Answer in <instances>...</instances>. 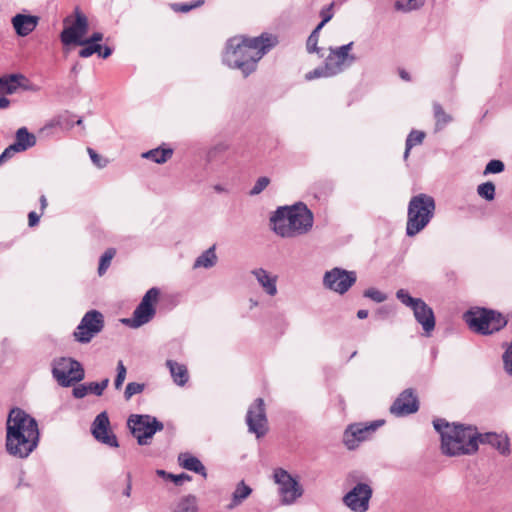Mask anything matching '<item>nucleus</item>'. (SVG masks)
Returning a JSON list of instances; mask_svg holds the SVG:
<instances>
[{"instance_id": "nucleus-1", "label": "nucleus", "mask_w": 512, "mask_h": 512, "mask_svg": "<svg viewBox=\"0 0 512 512\" xmlns=\"http://www.w3.org/2000/svg\"><path fill=\"white\" fill-rule=\"evenodd\" d=\"M277 38L263 33L258 37L235 36L226 42L222 61L232 69L241 71L244 77L253 73L259 60L276 45Z\"/></svg>"}, {"instance_id": "nucleus-2", "label": "nucleus", "mask_w": 512, "mask_h": 512, "mask_svg": "<svg viewBox=\"0 0 512 512\" xmlns=\"http://www.w3.org/2000/svg\"><path fill=\"white\" fill-rule=\"evenodd\" d=\"M37 421L20 408H13L6 421V451L20 459L27 458L38 446Z\"/></svg>"}, {"instance_id": "nucleus-3", "label": "nucleus", "mask_w": 512, "mask_h": 512, "mask_svg": "<svg viewBox=\"0 0 512 512\" xmlns=\"http://www.w3.org/2000/svg\"><path fill=\"white\" fill-rule=\"evenodd\" d=\"M441 436V451L449 457L469 455L478 450L477 431L471 426L449 423L445 419L433 421Z\"/></svg>"}, {"instance_id": "nucleus-4", "label": "nucleus", "mask_w": 512, "mask_h": 512, "mask_svg": "<svg viewBox=\"0 0 512 512\" xmlns=\"http://www.w3.org/2000/svg\"><path fill=\"white\" fill-rule=\"evenodd\" d=\"M313 221V213L301 202L279 207L270 217L273 231L282 238L308 233L313 227Z\"/></svg>"}, {"instance_id": "nucleus-5", "label": "nucleus", "mask_w": 512, "mask_h": 512, "mask_svg": "<svg viewBox=\"0 0 512 512\" xmlns=\"http://www.w3.org/2000/svg\"><path fill=\"white\" fill-rule=\"evenodd\" d=\"M435 209L432 196L424 193L413 196L407 209L406 235L413 237L424 230L434 217Z\"/></svg>"}, {"instance_id": "nucleus-6", "label": "nucleus", "mask_w": 512, "mask_h": 512, "mask_svg": "<svg viewBox=\"0 0 512 512\" xmlns=\"http://www.w3.org/2000/svg\"><path fill=\"white\" fill-rule=\"evenodd\" d=\"M464 318L471 330L482 335L497 332L507 324L502 314L485 308L471 309Z\"/></svg>"}, {"instance_id": "nucleus-7", "label": "nucleus", "mask_w": 512, "mask_h": 512, "mask_svg": "<svg viewBox=\"0 0 512 512\" xmlns=\"http://www.w3.org/2000/svg\"><path fill=\"white\" fill-rule=\"evenodd\" d=\"M396 298L403 305L412 309L416 321L422 326L426 335H430L435 328V316L432 308L421 298L412 297L405 289H399L396 292Z\"/></svg>"}, {"instance_id": "nucleus-8", "label": "nucleus", "mask_w": 512, "mask_h": 512, "mask_svg": "<svg viewBox=\"0 0 512 512\" xmlns=\"http://www.w3.org/2000/svg\"><path fill=\"white\" fill-rule=\"evenodd\" d=\"M52 375L62 387H70L85 377L83 366L71 357H61L52 363Z\"/></svg>"}, {"instance_id": "nucleus-9", "label": "nucleus", "mask_w": 512, "mask_h": 512, "mask_svg": "<svg viewBox=\"0 0 512 512\" xmlns=\"http://www.w3.org/2000/svg\"><path fill=\"white\" fill-rule=\"evenodd\" d=\"M159 296L160 290L158 288H150L135 308L132 317L125 318L122 322L134 329L150 322L156 314V304L159 300Z\"/></svg>"}, {"instance_id": "nucleus-10", "label": "nucleus", "mask_w": 512, "mask_h": 512, "mask_svg": "<svg viewBox=\"0 0 512 512\" xmlns=\"http://www.w3.org/2000/svg\"><path fill=\"white\" fill-rule=\"evenodd\" d=\"M274 482L278 486L280 503L290 506L303 495V487L290 473L283 468H277L273 472Z\"/></svg>"}, {"instance_id": "nucleus-11", "label": "nucleus", "mask_w": 512, "mask_h": 512, "mask_svg": "<svg viewBox=\"0 0 512 512\" xmlns=\"http://www.w3.org/2000/svg\"><path fill=\"white\" fill-rule=\"evenodd\" d=\"M127 425L139 445H147L157 431L164 426L155 417L150 415L133 414L128 418Z\"/></svg>"}, {"instance_id": "nucleus-12", "label": "nucleus", "mask_w": 512, "mask_h": 512, "mask_svg": "<svg viewBox=\"0 0 512 512\" xmlns=\"http://www.w3.org/2000/svg\"><path fill=\"white\" fill-rule=\"evenodd\" d=\"M74 14V22H71L70 16L64 19V24L66 26L60 34V40L65 46L82 44L88 31L89 23L87 17L79 10V8L75 9Z\"/></svg>"}, {"instance_id": "nucleus-13", "label": "nucleus", "mask_w": 512, "mask_h": 512, "mask_svg": "<svg viewBox=\"0 0 512 512\" xmlns=\"http://www.w3.org/2000/svg\"><path fill=\"white\" fill-rule=\"evenodd\" d=\"M353 45V42H349L339 47L329 48V54L326 56L324 63L327 65L330 74L336 76L355 63L357 58L351 53Z\"/></svg>"}, {"instance_id": "nucleus-14", "label": "nucleus", "mask_w": 512, "mask_h": 512, "mask_svg": "<svg viewBox=\"0 0 512 512\" xmlns=\"http://www.w3.org/2000/svg\"><path fill=\"white\" fill-rule=\"evenodd\" d=\"M373 488L368 482L356 483L342 498L343 504L352 512H367Z\"/></svg>"}, {"instance_id": "nucleus-15", "label": "nucleus", "mask_w": 512, "mask_h": 512, "mask_svg": "<svg viewBox=\"0 0 512 512\" xmlns=\"http://www.w3.org/2000/svg\"><path fill=\"white\" fill-rule=\"evenodd\" d=\"M356 280V272L335 267L325 272L323 285L325 288L342 295L355 284Z\"/></svg>"}, {"instance_id": "nucleus-16", "label": "nucleus", "mask_w": 512, "mask_h": 512, "mask_svg": "<svg viewBox=\"0 0 512 512\" xmlns=\"http://www.w3.org/2000/svg\"><path fill=\"white\" fill-rule=\"evenodd\" d=\"M103 326V315L96 310L88 311L74 331L75 340L80 343H88L102 330Z\"/></svg>"}, {"instance_id": "nucleus-17", "label": "nucleus", "mask_w": 512, "mask_h": 512, "mask_svg": "<svg viewBox=\"0 0 512 512\" xmlns=\"http://www.w3.org/2000/svg\"><path fill=\"white\" fill-rule=\"evenodd\" d=\"M384 424V420H375L369 424L355 423L349 425L343 435V442L350 450L366 440L373 432Z\"/></svg>"}, {"instance_id": "nucleus-18", "label": "nucleus", "mask_w": 512, "mask_h": 512, "mask_svg": "<svg viewBox=\"0 0 512 512\" xmlns=\"http://www.w3.org/2000/svg\"><path fill=\"white\" fill-rule=\"evenodd\" d=\"M246 423L249 432L254 433L257 438L264 436L268 430V421L264 400L257 398L249 407L246 415Z\"/></svg>"}, {"instance_id": "nucleus-19", "label": "nucleus", "mask_w": 512, "mask_h": 512, "mask_svg": "<svg viewBox=\"0 0 512 512\" xmlns=\"http://www.w3.org/2000/svg\"><path fill=\"white\" fill-rule=\"evenodd\" d=\"M91 432L94 438L109 447H118L116 435L110 430V421L106 412H101L94 419Z\"/></svg>"}, {"instance_id": "nucleus-20", "label": "nucleus", "mask_w": 512, "mask_h": 512, "mask_svg": "<svg viewBox=\"0 0 512 512\" xmlns=\"http://www.w3.org/2000/svg\"><path fill=\"white\" fill-rule=\"evenodd\" d=\"M418 409V398L413 390L409 388L401 392L395 399L390 407V412L397 417H403L417 412Z\"/></svg>"}, {"instance_id": "nucleus-21", "label": "nucleus", "mask_w": 512, "mask_h": 512, "mask_svg": "<svg viewBox=\"0 0 512 512\" xmlns=\"http://www.w3.org/2000/svg\"><path fill=\"white\" fill-rule=\"evenodd\" d=\"M478 444H489L495 448L501 455L510 454V442L507 435L488 432L484 434L477 433Z\"/></svg>"}, {"instance_id": "nucleus-22", "label": "nucleus", "mask_w": 512, "mask_h": 512, "mask_svg": "<svg viewBox=\"0 0 512 512\" xmlns=\"http://www.w3.org/2000/svg\"><path fill=\"white\" fill-rule=\"evenodd\" d=\"M251 274L255 277L258 284L267 295L273 297L277 294V275L268 272L264 268L253 269Z\"/></svg>"}, {"instance_id": "nucleus-23", "label": "nucleus", "mask_w": 512, "mask_h": 512, "mask_svg": "<svg viewBox=\"0 0 512 512\" xmlns=\"http://www.w3.org/2000/svg\"><path fill=\"white\" fill-rule=\"evenodd\" d=\"M39 18L33 15L16 14L12 18V25L21 37L29 35L38 25Z\"/></svg>"}, {"instance_id": "nucleus-24", "label": "nucleus", "mask_w": 512, "mask_h": 512, "mask_svg": "<svg viewBox=\"0 0 512 512\" xmlns=\"http://www.w3.org/2000/svg\"><path fill=\"white\" fill-rule=\"evenodd\" d=\"M178 461L184 469L198 473L203 477H207L206 468L197 457L189 453H181L178 457Z\"/></svg>"}, {"instance_id": "nucleus-25", "label": "nucleus", "mask_w": 512, "mask_h": 512, "mask_svg": "<svg viewBox=\"0 0 512 512\" xmlns=\"http://www.w3.org/2000/svg\"><path fill=\"white\" fill-rule=\"evenodd\" d=\"M35 144V135L30 133L26 127H21L17 130L15 135V142L13 143V145L16 146V149H18V151H26L27 149L33 147Z\"/></svg>"}, {"instance_id": "nucleus-26", "label": "nucleus", "mask_w": 512, "mask_h": 512, "mask_svg": "<svg viewBox=\"0 0 512 512\" xmlns=\"http://www.w3.org/2000/svg\"><path fill=\"white\" fill-rule=\"evenodd\" d=\"M166 365L169 368L170 374L176 385L184 386L188 382V370L184 364H180L173 360H167Z\"/></svg>"}, {"instance_id": "nucleus-27", "label": "nucleus", "mask_w": 512, "mask_h": 512, "mask_svg": "<svg viewBox=\"0 0 512 512\" xmlns=\"http://www.w3.org/2000/svg\"><path fill=\"white\" fill-rule=\"evenodd\" d=\"M21 74H11L0 77V94H13L19 87V79H23Z\"/></svg>"}, {"instance_id": "nucleus-28", "label": "nucleus", "mask_w": 512, "mask_h": 512, "mask_svg": "<svg viewBox=\"0 0 512 512\" xmlns=\"http://www.w3.org/2000/svg\"><path fill=\"white\" fill-rule=\"evenodd\" d=\"M217 262V255L215 253V245L211 246L207 250H205L201 255H199L194 264L193 268H211L215 266Z\"/></svg>"}, {"instance_id": "nucleus-29", "label": "nucleus", "mask_w": 512, "mask_h": 512, "mask_svg": "<svg viewBox=\"0 0 512 512\" xmlns=\"http://www.w3.org/2000/svg\"><path fill=\"white\" fill-rule=\"evenodd\" d=\"M173 155L171 148H155L147 152L142 153V157L151 160L155 163L162 164L167 162Z\"/></svg>"}, {"instance_id": "nucleus-30", "label": "nucleus", "mask_w": 512, "mask_h": 512, "mask_svg": "<svg viewBox=\"0 0 512 512\" xmlns=\"http://www.w3.org/2000/svg\"><path fill=\"white\" fill-rule=\"evenodd\" d=\"M198 500L194 495L181 497L174 505L173 512H197Z\"/></svg>"}, {"instance_id": "nucleus-31", "label": "nucleus", "mask_w": 512, "mask_h": 512, "mask_svg": "<svg viewBox=\"0 0 512 512\" xmlns=\"http://www.w3.org/2000/svg\"><path fill=\"white\" fill-rule=\"evenodd\" d=\"M251 493L252 489L243 480L240 481L232 494L231 506L233 507L241 504L251 495Z\"/></svg>"}, {"instance_id": "nucleus-32", "label": "nucleus", "mask_w": 512, "mask_h": 512, "mask_svg": "<svg viewBox=\"0 0 512 512\" xmlns=\"http://www.w3.org/2000/svg\"><path fill=\"white\" fill-rule=\"evenodd\" d=\"M425 2L426 0H396L394 8L399 12L409 13L420 9Z\"/></svg>"}, {"instance_id": "nucleus-33", "label": "nucleus", "mask_w": 512, "mask_h": 512, "mask_svg": "<svg viewBox=\"0 0 512 512\" xmlns=\"http://www.w3.org/2000/svg\"><path fill=\"white\" fill-rule=\"evenodd\" d=\"M425 133L418 130H412L406 139V148L404 152V159H407L412 147L419 145L423 142Z\"/></svg>"}, {"instance_id": "nucleus-34", "label": "nucleus", "mask_w": 512, "mask_h": 512, "mask_svg": "<svg viewBox=\"0 0 512 512\" xmlns=\"http://www.w3.org/2000/svg\"><path fill=\"white\" fill-rule=\"evenodd\" d=\"M433 112L436 120V130H441L445 125L452 121V117L447 114L438 103H434Z\"/></svg>"}, {"instance_id": "nucleus-35", "label": "nucleus", "mask_w": 512, "mask_h": 512, "mask_svg": "<svg viewBox=\"0 0 512 512\" xmlns=\"http://www.w3.org/2000/svg\"><path fill=\"white\" fill-rule=\"evenodd\" d=\"M115 254H116V250L114 248H109L101 256L100 262H99V267H98L99 276H103L106 273Z\"/></svg>"}, {"instance_id": "nucleus-36", "label": "nucleus", "mask_w": 512, "mask_h": 512, "mask_svg": "<svg viewBox=\"0 0 512 512\" xmlns=\"http://www.w3.org/2000/svg\"><path fill=\"white\" fill-rule=\"evenodd\" d=\"M478 195L486 201H492L495 198V185L492 182H485L477 187Z\"/></svg>"}, {"instance_id": "nucleus-37", "label": "nucleus", "mask_w": 512, "mask_h": 512, "mask_svg": "<svg viewBox=\"0 0 512 512\" xmlns=\"http://www.w3.org/2000/svg\"><path fill=\"white\" fill-rule=\"evenodd\" d=\"M145 384L138 382H129L126 385L124 391V398L126 401H129L134 395L140 394L144 391Z\"/></svg>"}, {"instance_id": "nucleus-38", "label": "nucleus", "mask_w": 512, "mask_h": 512, "mask_svg": "<svg viewBox=\"0 0 512 512\" xmlns=\"http://www.w3.org/2000/svg\"><path fill=\"white\" fill-rule=\"evenodd\" d=\"M116 371H117V374L114 379V387L116 390H120L123 386V383H124V381L126 379V375H127V369L122 360L118 361Z\"/></svg>"}, {"instance_id": "nucleus-39", "label": "nucleus", "mask_w": 512, "mask_h": 512, "mask_svg": "<svg viewBox=\"0 0 512 512\" xmlns=\"http://www.w3.org/2000/svg\"><path fill=\"white\" fill-rule=\"evenodd\" d=\"M333 77V74L327 70V65L324 63L323 66L317 67L314 70L306 73L305 79L310 81L317 78H329Z\"/></svg>"}, {"instance_id": "nucleus-40", "label": "nucleus", "mask_w": 512, "mask_h": 512, "mask_svg": "<svg viewBox=\"0 0 512 512\" xmlns=\"http://www.w3.org/2000/svg\"><path fill=\"white\" fill-rule=\"evenodd\" d=\"M109 384V378H104L101 382L87 383L88 393L101 396Z\"/></svg>"}, {"instance_id": "nucleus-41", "label": "nucleus", "mask_w": 512, "mask_h": 512, "mask_svg": "<svg viewBox=\"0 0 512 512\" xmlns=\"http://www.w3.org/2000/svg\"><path fill=\"white\" fill-rule=\"evenodd\" d=\"M79 46H83V48L79 51V56L82 58H88L94 53L100 52L101 45L99 43H83L78 44Z\"/></svg>"}, {"instance_id": "nucleus-42", "label": "nucleus", "mask_w": 512, "mask_h": 512, "mask_svg": "<svg viewBox=\"0 0 512 512\" xmlns=\"http://www.w3.org/2000/svg\"><path fill=\"white\" fill-rule=\"evenodd\" d=\"M322 28L319 26H316V28L312 31V33L309 35L306 43L307 51L309 53H318V38H319V32Z\"/></svg>"}, {"instance_id": "nucleus-43", "label": "nucleus", "mask_w": 512, "mask_h": 512, "mask_svg": "<svg viewBox=\"0 0 512 512\" xmlns=\"http://www.w3.org/2000/svg\"><path fill=\"white\" fill-rule=\"evenodd\" d=\"M270 184V179L266 176L259 177L252 189L249 191L250 196L259 195L262 191H264L268 185Z\"/></svg>"}, {"instance_id": "nucleus-44", "label": "nucleus", "mask_w": 512, "mask_h": 512, "mask_svg": "<svg viewBox=\"0 0 512 512\" xmlns=\"http://www.w3.org/2000/svg\"><path fill=\"white\" fill-rule=\"evenodd\" d=\"M505 165L501 160H491L485 167L484 175L496 174L504 171Z\"/></svg>"}, {"instance_id": "nucleus-45", "label": "nucleus", "mask_w": 512, "mask_h": 512, "mask_svg": "<svg viewBox=\"0 0 512 512\" xmlns=\"http://www.w3.org/2000/svg\"><path fill=\"white\" fill-rule=\"evenodd\" d=\"M364 297H367L377 303L384 302L387 299L386 294L383 292L375 289V288H369L364 291Z\"/></svg>"}, {"instance_id": "nucleus-46", "label": "nucleus", "mask_w": 512, "mask_h": 512, "mask_svg": "<svg viewBox=\"0 0 512 512\" xmlns=\"http://www.w3.org/2000/svg\"><path fill=\"white\" fill-rule=\"evenodd\" d=\"M502 358L505 372L512 377V343L508 346Z\"/></svg>"}, {"instance_id": "nucleus-47", "label": "nucleus", "mask_w": 512, "mask_h": 512, "mask_svg": "<svg viewBox=\"0 0 512 512\" xmlns=\"http://www.w3.org/2000/svg\"><path fill=\"white\" fill-rule=\"evenodd\" d=\"M203 3H204L203 0H197L194 3H192V4L176 3V4L172 5V8L176 12L186 13V12H189L190 10H192L193 8L201 6Z\"/></svg>"}, {"instance_id": "nucleus-48", "label": "nucleus", "mask_w": 512, "mask_h": 512, "mask_svg": "<svg viewBox=\"0 0 512 512\" xmlns=\"http://www.w3.org/2000/svg\"><path fill=\"white\" fill-rule=\"evenodd\" d=\"M87 151L91 161L96 167L104 168L107 165V159L102 158L98 153H96L95 150H93L92 148H88Z\"/></svg>"}, {"instance_id": "nucleus-49", "label": "nucleus", "mask_w": 512, "mask_h": 512, "mask_svg": "<svg viewBox=\"0 0 512 512\" xmlns=\"http://www.w3.org/2000/svg\"><path fill=\"white\" fill-rule=\"evenodd\" d=\"M332 6H333V3H332V4H330L328 7L323 8V9L321 10L320 15H321V17H322V21H321L317 26H319V27L323 28V27H324V25H325L328 21H330V20H331V18L333 17V14H332V12H331V8H332Z\"/></svg>"}, {"instance_id": "nucleus-50", "label": "nucleus", "mask_w": 512, "mask_h": 512, "mask_svg": "<svg viewBox=\"0 0 512 512\" xmlns=\"http://www.w3.org/2000/svg\"><path fill=\"white\" fill-rule=\"evenodd\" d=\"M18 149L13 144L9 145L0 155V164L12 158L15 153H18Z\"/></svg>"}, {"instance_id": "nucleus-51", "label": "nucleus", "mask_w": 512, "mask_h": 512, "mask_svg": "<svg viewBox=\"0 0 512 512\" xmlns=\"http://www.w3.org/2000/svg\"><path fill=\"white\" fill-rule=\"evenodd\" d=\"M72 394L75 398L81 399L84 398L88 394L87 383L80 384L73 388Z\"/></svg>"}, {"instance_id": "nucleus-52", "label": "nucleus", "mask_w": 512, "mask_h": 512, "mask_svg": "<svg viewBox=\"0 0 512 512\" xmlns=\"http://www.w3.org/2000/svg\"><path fill=\"white\" fill-rule=\"evenodd\" d=\"M169 480L174 482L176 485H182L185 481H190L191 477L188 474L181 473L178 475L171 474Z\"/></svg>"}, {"instance_id": "nucleus-53", "label": "nucleus", "mask_w": 512, "mask_h": 512, "mask_svg": "<svg viewBox=\"0 0 512 512\" xmlns=\"http://www.w3.org/2000/svg\"><path fill=\"white\" fill-rule=\"evenodd\" d=\"M103 40V34L100 33V32H94L89 38H85L83 39V43H88V42H91V43H98L100 41Z\"/></svg>"}, {"instance_id": "nucleus-54", "label": "nucleus", "mask_w": 512, "mask_h": 512, "mask_svg": "<svg viewBox=\"0 0 512 512\" xmlns=\"http://www.w3.org/2000/svg\"><path fill=\"white\" fill-rule=\"evenodd\" d=\"M40 216H41V215L37 214L36 212L31 211V212L28 214V224H29V226H30V227H34V226H36V225L39 223Z\"/></svg>"}, {"instance_id": "nucleus-55", "label": "nucleus", "mask_w": 512, "mask_h": 512, "mask_svg": "<svg viewBox=\"0 0 512 512\" xmlns=\"http://www.w3.org/2000/svg\"><path fill=\"white\" fill-rule=\"evenodd\" d=\"M112 54V49L110 47H104V49L101 47L100 52H98L99 57H102L104 59L108 58Z\"/></svg>"}, {"instance_id": "nucleus-56", "label": "nucleus", "mask_w": 512, "mask_h": 512, "mask_svg": "<svg viewBox=\"0 0 512 512\" xmlns=\"http://www.w3.org/2000/svg\"><path fill=\"white\" fill-rule=\"evenodd\" d=\"M10 100L4 96L0 97V109H5L9 106Z\"/></svg>"}, {"instance_id": "nucleus-57", "label": "nucleus", "mask_w": 512, "mask_h": 512, "mask_svg": "<svg viewBox=\"0 0 512 512\" xmlns=\"http://www.w3.org/2000/svg\"><path fill=\"white\" fill-rule=\"evenodd\" d=\"M368 314H369V313H368V310L361 309V310H358V312H357V317H358L359 319H365V318H367V317H368Z\"/></svg>"}, {"instance_id": "nucleus-58", "label": "nucleus", "mask_w": 512, "mask_h": 512, "mask_svg": "<svg viewBox=\"0 0 512 512\" xmlns=\"http://www.w3.org/2000/svg\"><path fill=\"white\" fill-rule=\"evenodd\" d=\"M213 189L217 193H226L227 192V189L224 186L220 185V184L214 185Z\"/></svg>"}, {"instance_id": "nucleus-59", "label": "nucleus", "mask_w": 512, "mask_h": 512, "mask_svg": "<svg viewBox=\"0 0 512 512\" xmlns=\"http://www.w3.org/2000/svg\"><path fill=\"white\" fill-rule=\"evenodd\" d=\"M40 206H41V211L43 212L45 210V208L47 207V199L44 195H42L40 197Z\"/></svg>"}, {"instance_id": "nucleus-60", "label": "nucleus", "mask_w": 512, "mask_h": 512, "mask_svg": "<svg viewBox=\"0 0 512 512\" xmlns=\"http://www.w3.org/2000/svg\"><path fill=\"white\" fill-rule=\"evenodd\" d=\"M157 474L160 476V477H163L165 479H168L169 480V476L171 475V473H168L164 470H157Z\"/></svg>"}, {"instance_id": "nucleus-61", "label": "nucleus", "mask_w": 512, "mask_h": 512, "mask_svg": "<svg viewBox=\"0 0 512 512\" xmlns=\"http://www.w3.org/2000/svg\"><path fill=\"white\" fill-rule=\"evenodd\" d=\"M377 313L379 316L385 317L388 314V310L386 308H380Z\"/></svg>"}, {"instance_id": "nucleus-62", "label": "nucleus", "mask_w": 512, "mask_h": 512, "mask_svg": "<svg viewBox=\"0 0 512 512\" xmlns=\"http://www.w3.org/2000/svg\"><path fill=\"white\" fill-rule=\"evenodd\" d=\"M400 76H401V78H403L405 80H409V74L406 71H402L400 73Z\"/></svg>"}, {"instance_id": "nucleus-63", "label": "nucleus", "mask_w": 512, "mask_h": 512, "mask_svg": "<svg viewBox=\"0 0 512 512\" xmlns=\"http://www.w3.org/2000/svg\"><path fill=\"white\" fill-rule=\"evenodd\" d=\"M250 302H251L252 306H257V304H258L256 301H253L252 299L250 300Z\"/></svg>"}, {"instance_id": "nucleus-64", "label": "nucleus", "mask_w": 512, "mask_h": 512, "mask_svg": "<svg viewBox=\"0 0 512 512\" xmlns=\"http://www.w3.org/2000/svg\"><path fill=\"white\" fill-rule=\"evenodd\" d=\"M82 123H83L82 119H79V120H77V122H76V124H77V125H82Z\"/></svg>"}]
</instances>
